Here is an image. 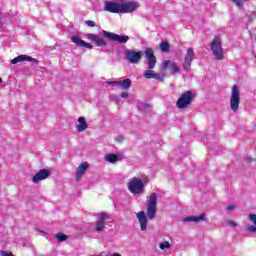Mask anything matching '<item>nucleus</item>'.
<instances>
[{
    "label": "nucleus",
    "mask_w": 256,
    "mask_h": 256,
    "mask_svg": "<svg viewBox=\"0 0 256 256\" xmlns=\"http://www.w3.org/2000/svg\"><path fill=\"white\" fill-rule=\"evenodd\" d=\"M51 176V172L47 169H41L32 177V183H39Z\"/></svg>",
    "instance_id": "obj_12"
},
{
    "label": "nucleus",
    "mask_w": 256,
    "mask_h": 256,
    "mask_svg": "<svg viewBox=\"0 0 256 256\" xmlns=\"http://www.w3.org/2000/svg\"><path fill=\"white\" fill-rule=\"evenodd\" d=\"M239 105H241V92L239 91V86H232V92L230 97V109L234 113L239 111Z\"/></svg>",
    "instance_id": "obj_4"
},
{
    "label": "nucleus",
    "mask_w": 256,
    "mask_h": 256,
    "mask_svg": "<svg viewBox=\"0 0 256 256\" xmlns=\"http://www.w3.org/2000/svg\"><path fill=\"white\" fill-rule=\"evenodd\" d=\"M112 256H122V255L119 253H114V254H112Z\"/></svg>",
    "instance_id": "obj_38"
},
{
    "label": "nucleus",
    "mask_w": 256,
    "mask_h": 256,
    "mask_svg": "<svg viewBox=\"0 0 256 256\" xmlns=\"http://www.w3.org/2000/svg\"><path fill=\"white\" fill-rule=\"evenodd\" d=\"M194 59L195 51H193V48H188L183 63V69H185V71H189L191 69V64L193 63Z\"/></svg>",
    "instance_id": "obj_10"
},
{
    "label": "nucleus",
    "mask_w": 256,
    "mask_h": 256,
    "mask_svg": "<svg viewBox=\"0 0 256 256\" xmlns=\"http://www.w3.org/2000/svg\"><path fill=\"white\" fill-rule=\"evenodd\" d=\"M105 161H108V163H117V161H119V155H117V154H107L105 156Z\"/></svg>",
    "instance_id": "obj_22"
},
{
    "label": "nucleus",
    "mask_w": 256,
    "mask_h": 256,
    "mask_svg": "<svg viewBox=\"0 0 256 256\" xmlns=\"http://www.w3.org/2000/svg\"><path fill=\"white\" fill-rule=\"evenodd\" d=\"M169 247H171V244L168 241L159 244V249H169Z\"/></svg>",
    "instance_id": "obj_28"
},
{
    "label": "nucleus",
    "mask_w": 256,
    "mask_h": 256,
    "mask_svg": "<svg viewBox=\"0 0 256 256\" xmlns=\"http://www.w3.org/2000/svg\"><path fill=\"white\" fill-rule=\"evenodd\" d=\"M23 61H30L32 63H37V59L27 56V55H19L16 58L12 59V65H17V63H21Z\"/></svg>",
    "instance_id": "obj_18"
},
{
    "label": "nucleus",
    "mask_w": 256,
    "mask_h": 256,
    "mask_svg": "<svg viewBox=\"0 0 256 256\" xmlns=\"http://www.w3.org/2000/svg\"><path fill=\"white\" fill-rule=\"evenodd\" d=\"M157 197V193H152L148 198L146 213L148 219L150 220L157 215Z\"/></svg>",
    "instance_id": "obj_6"
},
{
    "label": "nucleus",
    "mask_w": 256,
    "mask_h": 256,
    "mask_svg": "<svg viewBox=\"0 0 256 256\" xmlns=\"http://www.w3.org/2000/svg\"><path fill=\"white\" fill-rule=\"evenodd\" d=\"M103 229H105V225L101 224V222H97L95 230L96 231H103Z\"/></svg>",
    "instance_id": "obj_29"
},
{
    "label": "nucleus",
    "mask_w": 256,
    "mask_h": 256,
    "mask_svg": "<svg viewBox=\"0 0 256 256\" xmlns=\"http://www.w3.org/2000/svg\"><path fill=\"white\" fill-rule=\"evenodd\" d=\"M1 83H3V78H0V85H1Z\"/></svg>",
    "instance_id": "obj_39"
},
{
    "label": "nucleus",
    "mask_w": 256,
    "mask_h": 256,
    "mask_svg": "<svg viewBox=\"0 0 256 256\" xmlns=\"http://www.w3.org/2000/svg\"><path fill=\"white\" fill-rule=\"evenodd\" d=\"M78 125L76 126L77 132L78 133H83L89 125L87 124V120H85V117H79L78 118Z\"/></svg>",
    "instance_id": "obj_20"
},
{
    "label": "nucleus",
    "mask_w": 256,
    "mask_h": 256,
    "mask_svg": "<svg viewBox=\"0 0 256 256\" xmlns=\"http://www.w3.org/2000/svg\"><path fill=\"white\" fill-rule=\"evenodd\" d=\"M227 224L229 225V227H237V223L233 220H228L227 221Z\"/></svg>",
    "instance_id": "obj_31"
},
{
    "label": "nucleus",
    "mask_w": 256,
    "mask_h": 256,
    "mask_svg": "<svg viewBox=\"0 0 256 256\" xmlns=\"http://www.w3.org/2000/svg\"><path fill=\"white\" fill-rule=\"evenodd\" d=\"M169 49H171L169 42L164 41L160 43V51H162V53H169Z\"/></svg>",
    "instance_id": "obj_24"
},
{
    "label": "nucleus",
    "mask_w": 256,
    "mask_h": 256,
    "mask_svg": "<svg viewBox=\"0 0 256 256\" xmlns=\"http://www.w3.org/2000/svg\"><path fill=\"white\" fill-rule=\"evenodd\" d=\"M226 209H227L228 211H233V209H235V204H230V205H228V206L226 207Z\"/></svg>",
    "instance_id": "obj_35"
},
{
    "label": "nucleus",
    "mask_w": 256,
    "mask_h": 256,
    "mask_svg": "<svg viewBox=\"0 0 256 256\" xmlns=\"http://www.w3.org/2000/svg\"><path fill=\"white\" fill-rule=\"evenodd\" d=\"M128 190L133 195H141L145 190V184L143 183V180L137 177H132L128 182Z\"/></svg>",
    "instance_id": "obj_5"
},
{
    "label": "nucleus",
    "mask_w": 256,
    "mask_h": 256,
    "mask_svg": "<svg viewBox=\"0 0 256 256\" xmlns=\"http://www.w3.org/2000/svg\"><path fill=\"white\" fill-rule=\"evenodd\" d=\"M246 161H248V163H251V161H256V159L253 158H247Z\"/></svg>",
    "instance_id": "obj_37"
},
{
    "label": "nucleus",
    "mask_w": 256,
    "mask_h": 256,
    "mask_svg": "<svg viewBox=\"0 0 256 256\" xmlns=\"http://www.w3.org/2000/svg\"><path fill=\"white\" fill-rule=\"evenodd\" d=\"M139 8V3L137 2H124L120 6V13H133V11H136Z\"/></svg>",
    "instance_id": "obj_11"
},
{
    "label": "nucleus",
    "mask_w": 256,
    "mask_h": 256,
    "mask_svg": "<svg viewBox=\"0 0 256 256\" xmlns=\"http://www.w3.org/2000/svg\"><path fill=\"white\" fill-rule=\"evenodd\" d=\"M125 55H126L127 61H129V63L137 64V63H141V59L143 57V52L142 51L135 52L133 50H127L125 52Z\"/></svg>",
    "instance_id": "obj_8"
},
{
    "label": "nucleus",
    "mask_w": 256,
    "mask_h": 256,
    "mask_svg": "<svg viewBox=\"0 0 256 256\" xmlns=\"http://www.w3.org/2000/svg\"><path fill=\"white\" fill-rule=\"evenodd\" d=\"M137 219L140 223L141 231H147V223H149V220L147 219V215H145V212L144 211L138 212Z\"/></svg>",
    "instance_id": "obj_14"
},
{
    "label": "nucleus",
    "mask_w": 256,
    "mask_h": 256,
    "mask_svg": "<svg viewBox=\"0 0 256 256\" xmlns=\"http://www.w3.org/2000/svg\"><path fill=\"white\" fill-rule=\"evenodd\" d=\"M144 55L145 59L148 61V70L144 72V79H156L157 81H164L165 75L157 74L155 71H153L157 65V56H155V51L153 48H146Z\"/></svg>",
    "instance_id": "obj_1"
},
{
    "label": "nucleus",
    "mask_w": 256,
    "mask_h": 256,
    "mask_svg": "<svg viewBox=\"0 0 256 256\" xmlns=\"http://www.w3.org/2000/svg\"><path fill=\"white\" fill-rule=\"evenodd\" d=\"M116 141H117V143H123V141H125V138L120 135V136H118V137L116 138Z\"/></svg>",
    "instance_id": "obj_33"
},
{
    "label": "nucleus",
    "mask_w": 256,
    "mask_h": 256,
    "mask_svg": "<svg viewBox=\"0 0 256 256\" xmlns=\"http://www.w3.org/2000/svg\"><path fill=\"white\" fill-rule=\"evenodd\" d=\"M102 35L106 39H109V41H114L115 43H127L129 41V36L127 35H119L106 30L102 31Z\"/></svg>",
    "instance_id": "obj_7"
},
{
    "label": "nucleus",
    "mask_w": 256,
    "mask_h": 256,
    "mask_svg": "<svg viewBox=\"0 0 256 256\" xmlns=\"http://www.w3.org/2000/svg\"><path fill=\"white\" fill-rule=\"evenodd\" d=\"M0 256H15L13 253L9 252L7 253V251H1L0 252Z\"/></svg>",
    "instance_id": "obj_32"
},
{
    "label": "nucleus",
    "mask_w": 256,
    "mask_h": 256,
    "mask_svg": "<svg viewBox=\"0 0 256 256\" xmlns=\"http://www.w3.org/2000/svg\"><path fill=\"white\" fill-rule=\"evenodd\" d=\"M249 221H251L252 223H254V226H248L247 227V231H249L250 233H256V214H250L248 216Z\"/></svg>",
    "instance_id": "obj_21"
},
{
    "label": "nucleus",
    "mask_w": 256,
    "mask_h": 256,
    "mask_svg": "<svg viewBox=\"0 0 256 256\" xmlns=\"http://www.w3.org/2000/svg\"><path fill=\"white\" fill-rule=\"evenodd\" d=\"M105 9L109 13H121V4L117 2H106Z\"/></svg>",
    "instance_id": "obj_15"
},
{
    "label": "nucleus",
    "mask_w": 256,
    "mask_h": 256,
    "mask_svg": "<svg viewBox=\"0 0 256 256\" xmlns=\"http://www.w3.org/2000/svg\"><path fill=\"white\" fill-rule=\"evenodd\" d=\"M183 221L184 223H187V222L199 223L201 221H207V218H205V214L202 213L198 216H189V217L183 218Z\"/></svg>",
    "instance_id": "obj_19"
},
{
    "label": "nucleus",
    "mask_w": 256,
    "mask_h": 256,
    "mask_svg": "<svg viewBox=\"0 0 256 256\" xmlns=\"http://www.w3.org/2000/svg\"><path fill=\"white\" fill-rule=\"evenodd\" d=\"M85 23L87 27H95V21L93 20H87Z\"/></svg>",
    "instance_id": "obj_30"
},
{
    "label": "nucleus",
    "mask_w": 256,
    "mask_h": 256,
    "mask_svg": "<svg viewBox=\"0 0 256 256\" xmlns=\"http://www.w3.org/2000/svg\"><path fill=\"white\" fill-rule=\"evenodd\" d=\"M108 85H119V81H110Z\"/></svg>",
    "instance_id": "obj_36"
},
{
    "label": "nucleus",
    "mask_w": 256,
    "mask_h": 256,
    "mask_svg": "<svg viewBox=\"0 0 256 256\" xmlns=\"http://www.w3.org/2000/svg\"><path fill=\"white\" fill-rule=\"evenodd\" d=\"M86 37H87V39H89V41H92V43H95L97 47H106L107 46V42L103 38H99V36H97V34L89 33V34H87Z\"/></svg>",
    "instance_id": "obj_13"
},
{
    "label": "nucleus",
    "mask_w": 256,
    "mask_h": 256,
    "mask_svg": "<svg viewBox=\"0 0 256 256\" xmlns=\"http://www.w3.org/2000/svg\"><path fill=\"white\" fill-rule=\"evenodd\" d=\"M232 3H235L238 7H243V5H245V3H247V1L249 0H231Z\"/></svg>",
    "instance_id": "obj_27"
},
{
    "label": "nucleus",
    "mask_w": 256,
    "mask_h": 256,
    "mask_svg": "<svg viewBox=\"0 0 256 256\" xmlns=\"http://www.w3.org/2000/svg\"><path fill=\"white\" fill-rule=\"evenodd\" d=\"M161 71H167V69H170L172 75H175V73H179L181 71V68L175 63V61L172 60H165L160 65Z\"/></svg>",
    "instance_id": "obj_9"
},
{
    "label": "nucleus",
    "mask_w": 256,
    "mask_h": 256,
    "mask_svg": "<svg viewBox=\"0 0 256 256\" xmlns=\"http://www.w3.org/2000/svg\"><path fill=\"white\" fill-rule=\"evenodd\" d=\"M69 237L67 236V234L64 233H57L55 235V239H57V241H59V243H63V241H67Z\"/></svg>",
    "instance_id": "obj_25"
},
{
    "label": "nucleus",
    "mask_w": 256,
    "mask_h": 256,
    "mask_svg": "<svg viewBox=\"0 0 256 256\" xmlns=\"http://www.w3.org/2000/svg\"><path fill=\"white\" fill-rule=\"evenodd\" d=\"M121 97L122 99H127V97H129V92H122Z\"/></svg>",
    "instance_id": "obj_34"
},
{
    "label": "nucleus",
    "mask_w": 256,
    "mask_h": 256,
    "mask_svg": "<svg viewBox=\"0 0 256 256\" xmlns=\"http://www.w3.org/2000/svg\"><path fill=\"white\" fill-rule=\"evenodd\" d=\"M118 85L121 86V89L127 90V89H129L131 87V79L126 78L122 82L118 81Z\"/></svg>",
    "instance_id": "obj_23"
},
{
    "label": "nucleus",
    "mask_w": 256,
    "mask_h": 256,
    "mask_svg": "<svg viewBox=\"0 0 256 256\" xmlns=\"http://www.w3.org/2000/svg\"><path fill=\"white\" fill-rule=\"evenodd\" d=\"M72 43H75L78 47H86V49H93V45H91L88 42H85V40H82L79 36H72L71 37Z\"/></svg>",
    "instance_id": "obj_17"
},
{
    "label": "nucleus",
    "mask_w": 256,
    "mask_h": 256,
    "mask_svg": "<svg viewBox=\"0 0 256 256\" xmlns=\"http://www.w3.org/2000/svg\"><path fill=\"white\" fill-rule=\"evenodd\" d=\"M195 101V92L188 90L183 92L176 102L178 109H187Z\"/></svg>",
    "instance_id": "obj_2"
},
{
    "label": "nucleus",
    "mask_w": 256,
    "mask_h": 256,
    "mask_svg": "<svg viewBox=\"0 0 256 256\" xmlns=\"http://www.w3.org/2000/svg\"><path fill=\"white\" fill-rule=\"evenodd\" d=\"M109 217V214L102 212L99 215L98 223H101L102 225H105V221H107V218Z\"/></svg>",
    "instance_id": "obj_26"
},
{
    "label": "nucleus",
    "mask_w": 256,
    "mask_h": 256,
    "mask_svg": "<svg viewBox=\"0 0 256 256\" xmlns=\"http://www.w3.org/2000/svg\"><path fill=\"white\" fill-rule=\"evenodd\" d=\"M210 49L217 61H223L225 59V56L223 55V47H221V36L216 35L214 36L211 44Z\"/></svg>",
    "instance_id": "obj_3"
},
{
    "label": "nucleus",
    "mask_w": 256,
    "mask_h": 256,
    "mask_svg": "<svg viewBox=\"0 0 256 256\" xmlns=\"http://www.w3.org/2000/svg\"><path fill=\"white\" fill-rule=\"evenodd\" d=\"M87 169H89V164H87V162L80 164L79 167L76 168V181H80L82 179Z\"/></svg>",
    "instance_id": "obj_16"
}]
</instances>
